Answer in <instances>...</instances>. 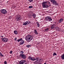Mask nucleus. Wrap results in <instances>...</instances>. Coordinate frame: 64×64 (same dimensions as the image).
<instances>
[{
    "label": "nucleus",
    "instance_id": "nucleus-1",
    "mask_svg": "<svg viewBox=\"0 0 64 64\" xmlns=\"http://www.w3.org/2000/svg\"><path fill=\"white\" fill-rule=\"evenodd\" d=\"M33 38V36L32 35H28L26 37V40L28 42H30Z\"/></svg>",
    "mask_w": 64,
    "mask_h": 64
},
{
    "label": "nucleus",
    "instance_id": "nucleus-2",
    "mask_svg": "<svg viewBox=\"0 0 64 64\" xmlns=\"http://www.w3.org/2000/svg\"><path fill=\"white\" fill-rule=\"evenodd\" d=\"M48 3V4H50V2H49L46 1L43 2L42 3V5L43 8H48L49 6L47 4V3Z\"/></svg>",
    "mask_w": 64,
    "mask_h": 64
},
{
    "label": "nucleus",
    "instance_id": "nucleus-3",
    "mask_svg": "<svg viewBox=\"0 0 64 64\" xmlns=\"http://www.w3.org/2000/svg\"><path fill=\"white\" fill-rule=\"evenodd\" d=\"M50 2L54 5L55 6H58V4L57 2V1L55 0H50Z\"/></svg>",
    "mask_w": 64,
    "mask_h": 64
},
{
    "label": "nucleus",
    "instance_id": "nucleus-4",
    "mask_svg": "<svg viewBox=\"0 0 64 64\" xmlns=\"http://www.w3.org/2000/svg\"><path fill=\"white\" fill-rule=\"evenodd\" d=\"M45 21H51L52 20V19L51 18L50 16H47L46 17L44 20Z\"/></svg>",
    "mask_w": 64,
    "mask_h": 64
},
{
    "label": "nucleus",
    "instance_id": "nucleus-5",
    "mask_svg": "<svg viewBox=\"0 0 64 64\" xmlns=\"http://www.w3.org/2000/svg\"><path fill=\"white\" fill-rule=\"evenodd\" d=\"M21 16L20 15H18L17 16L16 18V21H19L21 20L22 19Z\"/></svg>",
    "mask_w": 64,
    "mask_h": 64
},
{
    "label": "nucleus",
    "instance_id": "nucleus-6",
    "mask_svg": "<svg viewBox=\"0 0 64 64\" xmlns=\"http://www.w3.org/2000/svg\"><path fill=\"white\" fill-rule=\"evenodd\" d=\"M2 41L4 42H7L8 41V39L5 38H1Z\"/></svg>",
    "mask_w": 64,
    "mask_h": 64
},
{
    "label": "nucleus",
    "instance_id": "nucleus-7",
    "mask_svg": "<svg viewBox=\"0 0 64 64\" xmlns=\"http://www.w3.org/2000/svg\"><path fill=\"white\" fill-rule=\"evenodd\" d=\"M20 64H27V62L24 60H22L20 61Z\"/></svg>",
    "mask_w": 64,
    "mask_h": 64
},
{
    "label": "nucleus",
    "instance_id": "nucleus-8",
    "mask_svg": "<svg viewBox=\"0 0 64 64\" xmlns=\"http://www.w3.org/2000/svg\"><path fill=\"white\" fill-rule=\"evenodd\" d=\"M0 11L2 14H6L7 13V11L5 9H2L0 10Z\"/></svg>",
    "mask_w": 64,
    "mask_h": 64
},
{
    "label": "nucleus",
    "instance_id": "nucleus-9",
    "mask_svg": "<svg viewBox=\"0 0 64 64\" xmlns=\"http://www.w3.org/2000/svg\"><path fill=\"white\" fill-rule=\"evenodd\" d=\"M20 57H21L22 58H23V59H25L26 57V55L24 54H20Z\"/></svg>",
    "mask_w": 64,
    "mask_h": 64
},
{
    "label": "nucleus",
    "instance_id": "nucleus-10",
    "mask_svg": "<svg viewBox=\"0 0 64 64\" xmlns=\"http://www.w3.org/2000/svg\"><path fill=\"white\" fill-rule=\"evenodd\" d=\"M28 57L29 59H30V60L32 61H34V57L32 58L31 57H30V56H29Z\"/></svg>",
    "mask_w": 64,
    "mask_h": 64
},
{
    "label": "nucleus",
    "instance_id": "nucleus-11",
    "mask_svg": "<svg viewBox=\"0 0 64 64\" xmlns=\"http://www.w3.org/2000/svg\"><path fill=\"white\" fill-rule=\"evenodd\" d=\"M63 18H61L58 21L59 22H60V23H62V22H63Z\"/></svg>",
    "mask_w": 64,
    "mask_h": 64
},
{
    "label": "nucleus",
    "instance_id": "nucleus-12",
    "mask_svg": "<svg viewBox=\"0 0 64 64\" xmlns=\"http://www.w3.org/2000/svg\"><path fill=\"white\" fill-rule=\"evenodd\" d=\"M34 32L35 34H36V35H37V34H38V32L37 31V30H36L35 29L34 30Z\"/></svg>",
    "mask_w": 64,
    "mask_h": 64
},
{
    "label": "nucleus",
    "instance_id": "nucleus-13",
    "mask_svg": "<svg viewBox=\"0 0 64 64\" xmlns=\"http://www.w3.org/2000/svg\"><path fill=\"white\" fill-rule=\"evenodd\" d=\"M24 43V41L23 40H22L20 43V45H22Z\"/></svg>",
    "mask_w": 64,
    "mask_h": 64
},
{
    "label": "nucleus",
    "instance_id": "nucleus-14",
    "mask_svg": "<svg viewBox=\"0 0 64 64\" xmlns=\"http://www.w3.org/2000/svg\"><path fill=\"white\" fill-rule=\"evenodd\" d=\"M32 16L34 18H36V14H32Z\"/></svg>",
    "mask_w": 64,
    "mask_h": 64
},
{
    "label": "nucleus",
    "instance_id": "nucleus-15",
    "mask_svg": "<svg viewBox=\"0 0 64 64\" xmlns=\"http://www.w3.org/2000/svg\"><path fill=\"white\" fill-rule=\"evenodd\" d=\"M55 25L54 24L51 26V28L53 29L55 28Z\"/></svg>",
    "mask_w": 64,
    "mask_h": 64
},
{
    "label": "nucleus",
    "instance_id": "nucleus-16",
    "mask_svg": "<svg viewBox=\"0 0 64 64\" xmlns=\"http://www.w3.org/2000/svg\"><path fill=\"white\" fill-rule=\"evenodd\" d=\"M61 58L62 60H64V54L61 55Z\"/></svg>",
    "mask_w": 64,
    "mask_h": 64
},
{
    "label": "nucleus",
    "instance_id": "nucleus-17",
    "mask_svg": "<svg viewBox=\"0 0 64 64\" xmlns=\"http://www.w3.org/2000/svg\"><path fill=\"white\" fill-rule=\"evenodd\" d=\"M31 15L32 14H28V18H31Z\"/></svg>",
    "mask_w": 64,
    "mask_h": 64
},
{
    "label": "nucleus",
    "instance_id": "nucleus-18",
    "mask_svg": "<svg viewBox=\"0 0 64 64\" xmlns=\"http://www.w3.org/2000/svg\"><path fill=\"white\" fill-rule=\"evenodd\" d=\"M36 24H37V26L38 27H39L40 26V24H39V23L38 22H36Z\"/></svg>",
    "mask_w": 64,
    "mask_h": 64
},
{
    "label": "nucleus",
    "instance_id": "nucleus-19",
    "mask_svg": "<svg viewBox=\"0 0 64 64\" xmlns=\"http://www.w3.org/2000/svg\"><path fill=\"white\" fill-rule=\"evenodd\" d=\"M55 29L56 30H58V31H59V30H60V28H58V27H56Z\"/></svg>",
    "mask_w": 64,
    "mask_h": 64
},
{
    "label": "nucleus",
    "instance_id": "nucleus-20",
    "mask_svg": "<svg viewBox=\"0 0 64 64\" xmlns=\"http://www.w3.org/2000/svg\"><path fill=\"white\" fill-rule=\"evenodd\" d=\"M34 61H35V60H38L39 58H34Z\"/></svg>",
    "mask_w": 64,
    "mask_h": 64
},
{
    "label": "nucleus",
    "instance_id": "nucleus-21",
    "mask_svg": "<svg viewBox=\"0 0 64 64\" xmlns=\"http://www.w3.org/2000/svg\"><path fill=\"white\" fill-rule=\"evenodd\" d=\"M14 33L15 34H18L17 32V31L16 30H15L14 31Z\"/></svg>",
    "mask_w": 64,
    "mask_h": 64
},
{
    "label": "nucleus",
    "instance_id": "nucleus-22",
    "mask_svg": "<svg viewBox=\"0 0 64 64\" xmlns=\"http://www.w3.org/2000/svg\"><path fill=\"white\" fill-rule=\"evenodd\" d=\"M23 25L26 26V25H27V23L26 22H24Z\"/></svg>",
    "mask_w": 64,
    "mask_h": 64
},
{
    "label": "nucleus",
    "instance_id": "nucleus-23",
    "mask_svg": "<svg viewBox=\"0 0 64 64\" xmlns=\"http://www.w3.org/2000/svg\"><path fill=\"white\" fill-rule=\"evenodd\" d=\"M41 59L40 58L39 60V59L38 60H37L36 61L37 62H38V63H39V62H40V60H41Z\"/></svg>",
    "mask_w": 64,
    "mask_h": 64
},
{
    "label": "nucleus",
    "instance_id": "nucleus-24",
    "mask_svg": "<svg viewBox=\"0 0 64 64\" xmlns=\"http://www.w3.org/2000/svg\"><path fill=\"white\" fill-rule=\"evenodd\" d=\"M34 64H37V63H38V62H37V61H36L34 62H33Z\"/></svg>",
    "mask_w": 64,
    "mask_h": 64
},
{
    "label": "nucleus",
    "instance_id": "nucleus-25",
    "mask_svg": "<svg viewBox=\"0 0 64 64\" xmlns=\"http://www.w3.org/2000/svg\"><path fill=\"white\" fill-rule=\"evenodd\" d=\"M55 55H57V54L56 52H54L53 54V56H55Z\"/></svg>",
    "mask_w": 64,
    "mask_h": 64
},
{
    "label": "nucleus",
    "instance_id": "nucleus-26",
    "mask_svg": "<svg viewBox=\"0 0 64 64\" xmlns=\"http://www.w3.org/2000/svg\"><path fill=\"white\" fill-rule=\"evenodd\" d=\"M0 56H2V57H3V55L2 54V53L1 52H0Z\"/></svg>",
    "mask_w": 64,
    "mask_h": 64
},
{
    "label": "nucleus",
    "instance_id": "nucleus-27",
    "mask_svg": "<svg viewBox=\"0 0 64 64\" xmlns=\"http://www.w3.org/2000/svg\"><path fill=\"white\" fill-rule=\"evenodd\" d=\"M26 23H27V24H30V22H29V21H26Z\"/></svg>",
    "mask_w": 64,
    "mask_h": 64
},
{
    "label": "nucleus",
    "instance_id": "nucleus-28",
    "mask_svg": "<svg viewBox=\"0 0 64 64\" xmlns=\"http://www.w3.org/2000/svg\"><path fill=\"white\" fill-rule=\"evenodd\" d=\"M48 29H49V28H48L46 29H45V31H48Z\"/></svg>",
    "mask_w": 64,
    "mask_h": 64
},
{
    "label": "nucleus",
    "instance_id": "nucleus-29",
    "mask_svg": "<svg viewBox=\"0 0 64 64\" xmlns=\"http://www.w3.org/2000/svg\"><path fill=\"white\" fill-rule=\"evenodd\" d=\"M30 46H31V45H28L26 46V47H28V48H29V47H30Z\"/></svg>",
    "mask_w": 64,
    "mask_h": 64
},
{
    "label": "nucleus",
    "instance_id": "nucleus-30",
    "mask_svg": "<svg viewBox=\"0 0 64 64\" xmlns=\"http://www.w3.org/2000/svg\"><path fill=\"white\" fill-rule=\"evenodd\" d=\"M29 8H33V6H29L28 7Z\"/></svg>",
    "mask_w": 64,
    "mask_h": 64
},
{
    "label": "nucleus",
    "instance_id": "nucleus-31",
    "mask_svg": "<svg viewBox=\"0 0 64 64\" xmlns=\"http://www.w3.org/2000/svg\"><path fill=\"white\" fill-rule=\"evenodd\" d=\"M20 52L21 54H23L24 53V52H23V51H21Z\"/></svg>",
    "mask_w": 64,
    "mask_h": 64
},
{
    "label": "nucleus",
    "instance_id": "nucleus-32",
    "mask_svg": "<svg viewBox=\"0 0 64 64\" xmlns=\"http://www.w3.org/2000/svg\"><path fill=\"white\" fill-rule=\"evenodd\" d=\"M4 64H7V62H6V61H5L4 62Z\"/></svg>",
    "mask_w": 64,
    "mask_h": 64
},
{
    "label": "nucleus",
    "instance_id": "nucleus-33",
    "mask_svg": "<svg viewBox=\"0 0 64 64\" xmlns=\"http://www.w3.org/2000/svg\"><path fill=\"white\" fill-rule=\"evenodd\" d=\"M29 1H30V2H32L33 1V0H29Z\"/></svg>",
    "mask_w": 64,
    "mask_h": 64
},
{
    "label": "nucleus",
    "instance_id": "nucleus-34",
    "mask_svg": "<svg viewBox=\"0 0 64 64\" xmlns=\"http://www.w3.org/2000/svg\"><path fill=\"white\" fill-rule=\"evenodd\" d=\"M20 41H21V40H22V38H21L19 39Z\"/></svg>",
    "mask_w": 64,
    "mask_h": 64
},
{
    "label": "nucleus",
    "instance_id": "nucleus-35",
    "mask_svg": "<svg viewBox=\"0 0 64 64\" xmlns=\"http://www.w3.org/2000/svg\"><path fill=\"white\" fill-rule=\"evenodd\" d=\"M10 54H12V51H10Z\"/></svg>",
    "mask_w": 64,
    "mask_h": 64
},
{
    "label": "nucleus",
    "instance_id": "nucleus-36",
    "mask_svg": "<svg viewBox=\"0 0 64 64\" xmlns=\"http://www.w3.org/2000/svg\"><path fill=\"white\" fill-rule=\"evenodd\" d=\"M17 40L18 42H19V41H20L19 39L18 40Z\"/></svg>",
    "mask_w": 64,
    "mask_h": 64
},
{
    "label": "nucleus",
    "instance_id": "nucleus-37",
    "mask_svg": "<svg viewBox=\"0 0 64 64\" xmlns=\"http://www.w3.org/2000/svg\"><path fill=\"white\" fill-rule=\"evenodd\" d=\"M14 40H17L16 38H15Z\"/></svg>",
    "mask_w": 64,
    "mask_h": 64
},
{
    "label": "nucleus",
    "instance_id": "nucleus-38",
    "mask_svg": "<svg viewBox=\"0 0 64 64\" xmlns=\"http://www.w3.org/2000/svg\"><path fill=\"white\" fill-rule=\"evenodd\" d=\"M1 37H4V36H1Z\"/></svg>",
    "mask_w": 64,
    "mask_h": 64
},
{
    "label": "nucleus",
    "instance_id": "nucleus-39",
    "mask_svg": "<svg viewBox=\"0 0 64 64\" xmlns=\"http://www.w3.org/2000/svg\"><path fill=\"white\" fill-rule=\"evenodd\" d=\"M38 44H40V42H38Z\"/></svg>",
    "mask_w": 64,
    "mask_h": 64
},
{
    "label": "nucleus",
    "instance_id": "nucleus-40",
    "mask_svg": "<svg viewBox=\"0 0 64 64\" xmlns=\"http://www.w3.org/2000/svg\"><path fill=\"white\" fill-rule=\"evenodd\" d=\"M44 64H46V63H44Z\"/></svg>",
    "mask_w": 64,
    "mask_h": 64
},
{
    "label": "nucleus",
    "instance_id": "nucleus-41",
    "mask_svg": "<svg viewBox=\"0 0 64 64\" xmlns=\"http://www.w3.org/2000/svg\"><path fill=\"white\" fill-rule=\"evenodd\" d=\"M51 6V5H50L49 6Z\"/></svg>",
    "mask_w": 64,
    "mask_h": 64
},
{
    "label": "nucleus",
    "instance_id": "nucleus-42",
    "mask_svg": "<svg viewBox=\"0 0 64 64\" xmlns=\"http://www.w3.org/2000/svg\"><path fill=\"white\" fill-rule=\"evenodd\" d=\"M20 64V62H19V64Z\"/></svg>",
    "mask_w": 64,
    "mask_h": 64
},
{
    "label": "nucleus",
    "instance_id": "nucleus-43",
    "mask_svg": "<svg viewBox=\"0 0 64 64\" xmlns=\"http://www.w3.org/2000/svg\"><path fill=\"white\" fill-rule=\"evenodd\" d=\"M31 13H32V12H31Z\"/></svg>",
    "mask_w": 64,
    "mask_h": 64
}]
</instances>
